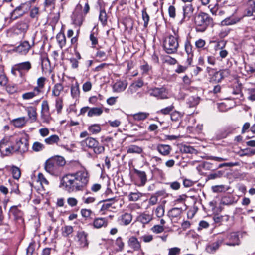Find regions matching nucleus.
I'll use <instances>...</instances> for the list:
<instances>
[{
	"mask_svg": "<svg viewBox=\"0 0 255 255\" xmlns=\"http://www.w3.org/2000/svg\"><path fill=\"white\" fill-rule=\"evenodd\" d=\"M90 175L85 168L63 176L60 180V187L68 193L83 191L89 181Z\"/></svg>",
	"mask_w": 255,
	"mask_h": 255,
	"instance_id": "f257e3e1",
	"label": "nucleus"
},
{
	"mask_svg": "<svg viewBox=\"0 0 255 255\" xmlns=\"http://www.w3.org/2000/svg\"><path fill=\"white\" fill-rule=\"evenodd\" d=\"M65 164L66 161L63 157L56 156L46 161L45 169L51 175L58 176L62 172L63 167Z\"/></svg>",
	"mask_w": 255,
	"mask_h": 255,
	"instance_id": "f03ea898",
	"label": "nucleus"
},
{
	"mask_svg": "<svg viewBox=\"0 0 255 255\" xmlns=\"http://www.w3.org/2000/svg\"><path fill=\"white\" fill-rule=\"evenodd\" d=\"M194 22L196 30L197 32H203L212 23L213 20L208 14L200 12L195 17Z\"/></svg>",
	"mask_w": 255,
	"mask_h": 255,
	"instance_id": "7ed1b4c3",
	"label": "nucleus"
},
{
	"mask_svg": "<svg viewBox=\"0 0 255 255\" xmlns=\"http://www.w3.org/2000/svg\"><path fill=\"white\" fill-rule=\"evenodd\" d=\"M174 35H169L164 41L163 47L168 54H173L177 52L179 47L178 31L173 30Z\"/></svg>",
	"mask_w": 255,
	"mask_h": 255,
	"instance_id": "20e7f679",
	"label": "nucleus"
},
{
	"mask_svg": "<svg viewBox=\"0 0 255 255\" xmlns=\"http://www.w3.org/2000/svg\"><path fill=\"white\" fill-rule=\"evenodd\" d=\"M81 145L84 147L92 149L95 154H99L104 152L105 148L100 145L99 142L92 137H87L80 142Z\"/></svg>",
	"mask_w": 255,
	"mask_h": 255,
	"instance_id": "39448f33",
	"label": "nucleus"
},
{
	"mask_svg": "<svg viewBox=\"0 0 255 255\" xmlns=\"http://www.w3.org/2000/svg\"><path fill=\"white\" fill-rule=\"evenodd\" d=\"M148 92L151 96L155 97L158 99L168 98L167 90L163 87L160 88L155 87L150 89Z\"/></svg>",
	"mask_w": 255,
	"mask_h": 255,
	"instance_id": "423d86ee",
	"label": "nucleus"
},
{
	"mask_svg": "<svg viewBox=\"0 0 255 255\" xmlns=\"http://www.w3.org/2000/svg\"><path fill=\"white\" fill-rule=\"evenodd\" d=\"M226 237V236L224 235H220L216 242L207 246L206 251L210 254L215 252L225 240Z\"/></svg>",
	"mask_w": 255,
	"mask_h": 255,
	"instance_id": "0eeeda50",
	"label": "nucleus"
},
{
	"mask_svg": "<svg viewBox=\"0 0 255 255\" xmlns=\"http://www.w3.org/2000/svg\"><path fill=\"white\" fill-rule=\"evenodd\" d=\"M28 141L26 137L21 138L16 140L14 145L17 152L24 153L28 149Z\"/></svg>",
	"mask_w": 255,
	"mask_h": 255,
	"instance_id": "6e6552de",
	"label": "nucleus"
},
{
	"mask_svg": "<svg viewBox=\"0 0 255 255\" xmlns=\"http://www.w3.org/2000/svg\"><path fill=\"white\" fill-rule=\"evenodd\" d=\"M244 16L251 17V19L255 20V1L254 0H248L247 7L245 10Z\"/></svg>",
	"mask_w": 255,
	"mask_h": 255,
	"instance_id": "1a4fd4ad",
	"label": "nucleus"
},
{
	"mask_svg": "<svg viewBox=\"0 0 255 255\" xmlns=\"http://www.w3.org/2000/svg\"><path fill=\"white\" fill-rule=\"evenodd\" d=\"M41 116L44 122H48L51 118L49 106L46 100L42 103Z\"/></svg>",
	"mask_w": 255,
	"mask_h": 255,
	"instance_id": "9d476101",
	"label": "nucleus"
},
{
	"mask_svg": "<svg viewBox=\"0 0 255 255\" xmlns=\"http://www.w3.org/2000/svg\"><path fill=\"white\" fill-rule=\"evenodd\" d=\"M183 18L182 21H186L189 20L193 14L194 8L191 3L185 4L182 7Z\"/></svg>",
	"mask_w": 255,
	"mask_h": 255,
	"instance_id": "9b49d317",
	"label": "nucleus"
},
{
	"mask_svg": "<svg viewBox=\"0 0 255 255\" xmlns=\"http://www.w3.org/2000/svg\"><path fill=\"white\" fill-rule=\"evenodd\" d=\"M87 234L84 231L78 232L77 237V245L80 248L87 247L88 246V242L87 240Z\"/></svg>",
	"mask_w": 255,
	"mask_h": 255,
	"instance_id": "f8f14e48",
	"label": "nucleus"
},
{
	"mask_svg": "<svg viewBox=\"0 0 255 255\" xmlns=\"http://www.w3.org/2000/svg\"><path fill=\"white\" fill-rule=\"evenodd\" d=\"M28 28V26L26 22H19L14 26L13 33L14 34L23 37L26 33Z\"/></svg>",
	"mask_w": 255,
	"mask_h": 255,
	"instance_id": "ddd939ff",
	"label": "nucleus"
},
{
	"mask_svg": "<svg viewBox=\"0 0 255 255\" xmlns=\"http://www.w3.org/2000/svg\"><path fill=\"white\" fill-rule=\"evenodd\" d=\"M32 68L30 62L26 61L15 64V69L18 70L20 76L22 77L23 76V72H28Z\"/></svg>",
	"mask_w": 255,
	"mask_h": 255,
	"instance_id": "4468645a",
	"label": "nucleus"
},
{
	"mask_svg": "<svg viewBox=\"0 0 255 255\" xmlns=\"http://www.w3.org/2000/svg\"><path fill=\"white\" fill-rule=\"evenodd\" d=\"M133 171L138 179L137 182V185L138 186H144L147 181L146 173L144 171L139 170L135 168L133 169Z\"/></svg>",
	"mask_w": 255,
	"mask_h": 255,
	"instance_id": "2eb2a0df",
	"label": "nucleus"
},
{
	"mask_svg": "<svg viewBox=\"0 0 255 255\" xmlns=\"http://www.w3.org/2000/svg\"><path fill=\"white\" fill-rule=\"evenodd\" d=\"M229 74L230 71L227 69L216 72L212 77L211 81L217 83L220 82L224 77H227Z\"/></svg>",
	"mask_w": 255,
	"mask_h": 255,
	"instance_id": "dca6fc26",
	"label": "nucleus"
},
{
	"mask_svg": "<svg viewBox=\"0 0 255 255\" xmlns=\"http://www.w3.org/2000/svg\"><path fill=\"white\" fill-rule=\"evenodd\" d=\"M25 6V4H22L16 7L11 13L10 18L12 20H15L22 16L26 12V9H24Z\"/></svg>",
	"mask_w": 255,
	"mask_h": 255,
	"instance_id": "f3484780",
	"label": "nucleus"
},
{
	"mask_svg": "<svg viewBox=\"0 0 255 255\" xmlns=\"http://www.w3.org/2000/svg\"><path fill=\"white\" fill-rule=\"evenodd\" d=\"M128 86L127 81H117L112 86L113 91L114 92L120 93L124 91Z\"/></svg>",
	"mask_w": 255,
	"mask_h": 255,
	"instance_id": "a211bd4d",
	"label": "nucleus"
},
{
	"mask_svg": "<svg viewBox=\"0 0 255 255\" xmlns=\"http://www.w3.org/2000/svg\"><path fill=\"white\" fill-rule=\"evenodd\" d=\"M31 47L29 42L24 41L16 47L15 51L22 55H26L29 52Z\"/></svg>",
	"mask_w": 255,
	"mask_h": 255,
	"instance_id": "6ab92c4d",
	"label": "nucleus"
},
{
	"mask_svg": "<svg viewBox=\"0 0 255 255\" xmlns=\"http://www.w3.org/2000/svg\"><path fill=\"white\" fill-rule=\"evenodd\" d=\"M182 212V209L181 208H173L170 209L167 214V215L171 220H178Z\"/></svg>",
	"mask_w": 255,
	"mask_h": 255,
	"instance_id": "aec40b11",
	"label": "nucleus"
},
{
	"mask_svg": "<svg viewBox=\"0 0 255 255\" xmlns=\"http://www.w3.org/2000/svg\"><path fill=\"white\" fill-rule=\"evenodd\" d=\"M132 220V216L130 213H125L118 218V222L122 225H129Z\"/></svg>",
	"mask_w": 255,
	"mask_h": 255,
	"instance_id": "412c9836",
	"label": "nucleus"
},
{
	"mask_svg": "<svg viewBox=\"0 0 255 255\" xmlns=\"http://www.w3.org/2000/svg\"><path fill=\"white\" fill-rule=\"evenodd\" d=\"M152 219V214L147 212L142 213L137 217V221L143 224H148Z\"/></svg>",
	"mask_w": 255,
	"mask_h": 255,
	"instance_id": "4be33fe9",
	"label": "nucleus"
},
{
	"mask_svg": "<svg viewBox=\"0 0 255 255\" xmlns=\"http://www.w3.org/2000/svg\"><path fill=\"white\" fill-rule=\"evenodd\" d=\"M117 201L118 200L116 199V197L107 199L103 201L104 203L103 204L101 208V211L108 210L110 207L113 209H115L116 207L113 205L115 204V202Z\"/></svg>",
	"mask_w": 255,
	"mask_h": 255,
	"instance_id": "5701e85b",
	"label": "nucleus"
},
{
	"mask_svg": "<svg viewBox=\"0 0 255 255\" xmlns=\"http://www.w3.org/2000/svg\"><path fill=\"white\" fill-rule=\"evenodd\" d=\"M156 149L160 154L164 156L169 155L172 150L170 145L163 144L157 145Z\"/></svg>",
	"mask_w": 255,
	"mask_h": 255,
	"instance_id": "b1692460",
	"label": "nucleus"
},
{
	"mask_svg": "<svg viewBox=\"0 0 255 255\" xmlns=\"http://www.w3.org/2000/svg\"><path fill=\"white\" fill-rule=\"evenodd\" d=\"M143 86V81L141 79L132 83L129 86L127 92L130 94H132L136 92L137 90Z\"/></svg>",
	"mask_w": 255,
	"mask_h": 255,
	"instance_id": "393cba45",
	"label": "nucleus"
},
{
	"mask_svg": "<svg viewBox=\"0 0 255 255\" xmlns=\"http://www.w3.org/2000/svg\"><path fill=\"white\" fill-rule=\"evenodd\" d=\"M108 225V220L105 218H96L93 222V226L96 229L106 227Z\"/></svg>",
	"mask_w": 255,
	"mask_h": 255,
	"instance_id": "a878e982",
	"label": "nucleus"
},
{
	"mask_svg": "<svg viewBox=\"0 0 255 255\" xmlns=\"http://www.w3.org/2000/svg\"><path fill=\"white\" fill-rule=\"evenodd\" d=\"M21 205L19 204L18 206H13L10 209V212L12 215L14 216L15 220H21L22 221H23V212L18 209V207H20Z\"/></svg>",
	"mask_w": 255,
	"mask_h": 255,
	"instance_id": "bb28decb",
	"label": "nucleus"
},
{
	"mask_svg": "<svg viewBox=\"0 0 255 255\" xmlns=\"http://www.w3.org/2000/svg\"><path fill=\"white\" fill-rule=\"evenodd\" d=\"M129 246L134 251H139L141 249V244L137 238L134 236L129 238L128 241Z\"/></svg>",
	"mask_w": 255,
	"mask_h": 255,
	"instance_id": "cd10ccee",
	"label": "nucleus"
},
{
	"mask_svg": "<svg viewBox=\"0 0 255 255\" xmlns=\"http://www.w3.org/2000/svg\"><path fill=\"white\" fill-rule=\"evenodd\" d=\"M229 242L226 243L228 246H235L240 244V241L238 234L236 233H231L229 237Z\"/></svg>",
	"mask_w": 255,
	"mask_h": 255,
	"instance_id": "c85d7f7f",
	"label": "nucleus"
},
{
	"mask_svg": "<svg viewBox=\"0 0 255 255\" xmlns=\"http://www.w3.org/2000/svg\"><path fill=\"white\" fill-rule=\"evenodd\" d=\"M27 122V119L25 117H21L13 119L11 123L16 128H22L24 126Z\"/></svg>",
	"mask_w": 255,
	"mask_h": 255,
	"instance_id": "c756f323",
	"label": "nucleus"
},
{
	"mask_svg": "<svg viewBox=\"0 0 255 255\" xmlns=\"http://www.w3.org/2000/svg\"><path fill=\"white\" fill-rule=\"evenodd\" d=\"M46 78L41 77L38 78L37 80V86L35 87L34 89L36 90L40 95L43 93V88L45 86Z\"/></svg>",
	"mask_w": 255,
	"mask_h": 255,
	"instance_id": "7c9ffc66",
	"label": "nucleus"
},
{
	"mask_svg": "<svg viewBox=\"0 0 255 255\" xmlns=\"http://www.w3.org/2000/svg\"><path fill=\"white\" fill-rule=\"evenodd\" d=\"M60 141V139L59 136L56 134L52 135L44 139L45 143L50 145L55 144L57 145L60 146L59 144Z\"/></svg>",
	"mask_w": 255,
	"mask_h": 255,
	"instance_id": "2f4dec72",
	"label": "nucleus"
},
{
	"mask_svg": "<svg viewBox=\"0 0 255 255\" xmlns=\"http://www.w3.org/2000/svg\"><path fill=\"white\" fill-rule=\"evenodd\" d=\"M103 112V109L100 107L90 108L88 112V117L98 116L101 115Z\"/></svg>",
	"mask_w": 255,
	"mask_h": 255,
	"instance_id": "473e14b6",
	"label": "nucleus"
},
{
	"mask_svg": "<svg viewBox=\"0 0 255 255\" xmlns=\"http://www.w3.org/2000/svg\"><path fill=\"white\" fill-rule=\"evenodd\" d=\"M184 46L186 52L188 55L187 60L189 63L190 64L192 60L191 57L193 56L192 46L190 41L188 40H186L185 41Z\"/></svg>",
	"mask_w": 255,
	"mask_h": 255,
	"instance_id": "72a5a7b5",
	"label": "nucleus"
},
{
	"mask_svg": "<svg viewBox=\"0 0 255 255\" xmlns=\"http://www.w3.org/2000/svg\"><path fill=\"white\" fill-rule=\"evenodd\" d=\"M29 118L32 120V122L36 121L37 119V112L35 108L30 106L26 109Z\"/></svg>",
	"mask_w": 255,
	"mask_h": 255,
	"instance_id": "f704fd0d",
	"label": "nucleus"
},
{
	"mask_svg": "<svg viewBox=\"0 0 255 255\" xmlns=\"http://www.w3.org/2000/svg\"><path fill=\"white\" fill-rule=\"evenodd\" d=\"M149 114L146 112H139L131 115L134 120L140 121H143L148 118Z\"/></svg>",
	"mask_w": 255,
	"mask_h": 255,
	"instance_id": "c9c22d12",
	"label": "nucleus"
},
{
	"mask_svg": "<svg viewBox=\"0 0 255 255\" xmlns=\"http://www.w3.org/2000/svg\"><path fill=\"white\" fill-rule=\"evenodd\" d=\"M72 19L73 22L75 25L80 26L82 24L83 17L81 14H77L76 12L75 11L73 13Z\"/></svg>",
	"mask_w": 255,
	"mask_h": 255,
	"instance_id": "e433bc0d",
	"label": "nucleus"
},
{
	"mask_svg": "<svg viewBox=\"0 0 255 255\" xmlns=\"http://www.w3.org/2000/svg\"><path fill=\"white\" fill-rule=\"evenodd\" d=\"M163 193L161 191H159L152 195L148 200V205L153 206L156 205L158 202V197L162 196Z\"/></svg>",
	"mask_w": 255,
	"mask_h": 255,
	"instance_id": "4c0bfd02",
	"label": "nucleus"
},
{
	"mask_svg": "<svg viewBox=\"0 0 255 255\" xmlns=\"http://www.w3.org/2000/svg\"><path fill=\"white\" fill-rule=\"evenodd\" d=\"M64 87L61 83L55 84L52 89V94L55 97H58L62 91H63Z\"/></svg>",
	"mask_w": 255,
	"mask_h": 255,
	"instance_id": "58836bf2",
	"label": "nucleus"
},
{
	"mask_svg": "<svg viewBox=\"0 0 255 255\" xmlns=\"http://www.w3.org/2000/svg\"><path fill=\"white\" fill-rule=\"evenodd\" d=\"M39 95L40 94L36 90L33 89L32 91L23 94L22 97L24 100H29Z\"/></svg>",
	"mask_w": 255,
	"mask_h": 255,
	"instance_id": "ea45409f",
	"label": "nucleus"
},
{
	"mask_svg": "<svg viewBox=\"0 0 255 255\" xmlns=\"http://www.w3.org/2000/svg\"><path fill=\"white\" fill-rule=\"evenodd\" d=\"M143 152V149L141 147L136 145H131L129 146L127 149L128 153H137L140 154Z\"/></svg>",
	"mask_w": 255,
	"mask_h": 255,
	"instance_id": "a19ab883",
	"label": "nucleus"
},
{
	"mask_svg": "<svg viewBox=\"0 0 255 255\" xmlns=\"http://www.w3.org/2000/svg\"><path fill=\"white\" fill-rule=\"evenodd\" d=\"M180 151L182 153H190V154H197V150L193 147L189 145H184L181 147Z\"/></svg>",
	"mask_w": 255,
	"mask_h": 255,
	"instance_id": "79ce46f5",
	"label": "nucleus"
},
{
	"mask_svg": "<svg viewBox=\"0 0 255 255\" xmlns=\"http://www.w3.org/2000/svg\"><path fill=\"white\" fill-rule=\"evenodd\" d=\"M80 94L79 85L77 83L72 85L71 87V95L73 98L77 99Z\"/></svg>",
	"mask_w": 255,
	"mask_h": 255,
	"instance_id": "37998d69",
	"label": "nucleus"
},
{
	"mask_svg": "<svg viewBox=\"0 0 255 255\" xmlns=\"http://www.w3.org/2000/svg\"><path fill=\"white\" fill-rule=\"evenodd\" d=\"M234 202V198L231 195H226L223 197L221 200V204L226 205L232 204Z\"/></svg>",
	"mask_w": 255,
	"mask_h": 255,
	"instance_id": "c03bdc74",
	"label": "nucleus"
},
{
	"mask_svg": "<svg viewBox=\"0 0 255 255\" xmlns=\"http://www.w3.org/2000/svg\"><path fill=\"white\" fill-rule=\"evenodd\" d=\"M142 196L143 194L142 193L137 191L135 192L130 193L128 196V198L130 201H136Z\"/></svg>",
	"mask_w": 255,
	"mask_h": 255,
	"instance_id": "a18cd8bd",
	"label": "nucleus"
},
{
	"mask_svg": "<svg viewBox=\"0 0 255 255\" xmlns=\"http://www.w3.org/2000/svg\"><path fill=\"white\" fill-rule=\"evenodd\" d=\"M11 171L13 176V177L15 179H18L21 176V171L20 169L12 165L11 167Z\"/></svg>",
	"mask_w": 255,
	"mask_h": 255,
	"instance_id": "49530a36",
	"label": "nucleus"
},
{
	"mask_svg": "<svg viewBox=\"0 0 255 255\" xmlns=\"http://www.w3.org/2000/svg\"><path fill=\"white\" fill-rule=\"evenodd\" d=\"M88 130L92 134H97L101 130V128L98 124H94L89 127Z\"/></svg>",
	"mask_w": 255,
	"mask_h": 255,
	"instance_id": "de8ad7c7",
	"label": "nucleus"
},
{
	"mask_svg": "<svg viewBox=\"0 0 255 255\" xmlns=\"http://www.w3.org/2000/svg\"><path fill=\"white\" fill-rule=\"evenodd\" d=\"M233 130L234 129L230 128H224L222 131L220 132V134L218 135L219 138H226L229 134L232 133Z\"/></svg>",
	"mask_w": 255,
	"mask_h": 255,
	"instance_id": "09e8293b",
	"label": "nucleus"
},
{
	"mask_svg": "<svg viewBox=\"0 0 255 255\" xmlns=\"http://www.w3.org/2000/svg\"><path fill=\"white\" fill-rule=\"evenodd\" d=\"M56 39L61 48L65 45L66 37L64 34L59 33L56 36Z\"/></svg>",
	"mask_w": 255,
	"mask_h": 255,
	"instance_id": "8fccbe9b",
	"label": "nucleus"
},
{
	"mask_svg": "<svg viewBox=\"0 0 255 255\" xmlns=\"http://www.w3.org/2000/svg\"><path fill=\"white\" fill-rule=\"evenodd\" d=\"M164 227L159 225H155L151 228L150 231L154 234H158L162 233L164 231Z\"/></svg>",
	"mask_w": 255,
	"mask_h": 255,
	"instance_id": "3c124183",
	"label": "nucleus"
},
{
	"mask_svg": "<svg viewBox=\"0 0 255 255\" xmlns=\"http://www.w3.org/2000/svg\"><path fill=\"white\" fill-rule=\"evenodd\" d=\"M55 108L58 114L61 112L63 109V99L62 98H57L55 100Z\"/></svg>",
	"mask_w": 255,
	"mask_h": 255,
	"instance_id": "603ef678",
	"label": "nucleus"
},
{
	"mask_svg": "<svg viewBox=\"0 0 255 255\" xmlns=\"http://www.w3.org/2000/svg\"><path fill=\"white\" fill-rule=\"evenodd\" d=\"M142 18L144 21V27L146 28L148 24V22L149 21V15L146 12V9L144 8L142 11Z\"/></svg>",
	"mask_w": 255,
	"mask_h": 255,
	"instance_id": "864d4df0",
	"label": "nucleus"
},
{
	"mask_svg": "<svg viewBox=\"0 0 255 255\" xmlns=\"http://www.w3.org/2000/svg\"><path fill=\"white\" fill-rule=\"evenodd\" d=\"M62 235L64 237H68L73 232V228L71 226H65L62 229Z\"/></svg>",
	"mask_w": 255,
	"mask_h": 255,
	"instance_id": "5fc2aeb1",
	"label": "nucleus"
},
{
	"mask_svg": "<svg viewBox=\"0 0 255 255\" xmlns=\"http://www.w3.org/2000/svg\"><path fill=\"white\" fill-rule=\"evenodd\" d=\"M165 212L164 206L161 205H159L155 210V214L156 216L160 218L164 216Z\"/></svg>",
	"mask_w": 255,
	"mask_h": 255,
	"instance_id": "6e6d98bb",
	"label": "nucleus"
},
{
	"mask_svg": "<svg viewBox=\"0 0 255 255\" xmlns=\"http://www.w3.org/2000/svg\"><path fill=\"white\" fill-rule=\"evenodd\" d=\"M99 19L104 26L106 25L107 22V14L105 10H101L99 16Z\"/></svg>",
	"mask_w": 255,
	"mask_h": 255,
	"instance_id": "4d7b16f0",
	"label": "nucleus"
},
{
	"mask_svg": "<svg viewBox=\"0 0 255 255\" xmlns=\"http://www.w3.org/2000/svg\"><path fill=\"white\" fill-rule=\"evenodd\" d=\"M45 148L44 145L38 141L35 142L32 145V149L35 152H39L43 150Z\"/></svg>",
	"mask_w": 255,
	"mask_h": 255,
	"instance_id": "13d9d810",
	"label": "nucleus"
},
{
	"mask_svg": "<svg viewBox=\"0 0 255 255\" xmlns=\"http://www.w3.org/2000/svg\"><path fill=\"white\" fill-rule=\"evenodd\" d=\"M174 108V107L173 105L167 107L165 108L162 109L159 111H158L157 113L158 114H161L163 115H168L169 114Z\"/></svg>",
	"mask_w": 255,
	"mask_h": 255,
	"instance_id": "bf43d9fd",
	"label": "nucleus"
},
{
	"mask_svg": "<svg viewBox=\"0 0 255 255\" xmlns=\"http://www.w3.org/2000/svg\"><path fill=\"white\" fill-rule=\"evenodd\" d=\"M38 181L40 182L42 186L44 185L47 186L49 184L48 180L41 173H39L38 175Z\"/></svg>",
	"mask_w": 255,
	"mask_h": 255,
	"instance_id": "052dcab7",
	"label": "nucleus"
},
{
	"mask_svg": "<svg viewBox=\"0 0 255 255\" xmlns=\"http://www.w3.org/2000/svg\"><path fill=\"white\" fill-rule=\"evenodd\" d=\"M188 102L190 104V107H194L197 105L199 102V98L198 97H190L189 98Z\"/></svg>",
	"mask_w": 255,
	"mask_h": 255,
	"instance_id": "680f3d73",
	"label": "nucleus"
},
{
	"mask_svg": "<svg viewBox=\"0 0 255 255\" xmlns=\"http://www.w3.org/2000/svg\"><path fill=\"white\" fill-rule=\"evenodd\" d=\"M56 0H45L44 5L45 7L54 9Z\"/></svg>",
	"mask_w": 255,
	"mask_h": 255,
	"instance_id": "e2e57ef3",
	"label": "nucleus"
},
{
	"mask_svg": "<svg viewBox=\"0 0 255 255\" xmlns=\"http://www.w3.org/2000/svg\"><path fill=\"white\" fill-rule=\"evenodd\" d=\"M9 144V140L7 138H4L0 142V152L3 153V149H5V147Z\"/></svg>",
	"mask_w": 255,
	"mask_h": 255,
	"instance_id": "0e129e2a",
	"label": "nucleus"
},
{
	"mask_svg": "<svg viewBox=\"0 0 255 255\" xmlns=\"http://www.w3.org/2000/svg\"><path fill=\"white\" fill-rule=\"evenodd\" d=\"M168 255H179L180 254L181 249L178 247H174L168 249Z\"/></svg>",
	"mask_w": 255,
	"mask_h": 255,
	"instance_id": "69168bd1",
	"label": "nucleus"
},
{
	"mask_svg": "<svg viewBox=\"0 0 255 255\" xmlns=\"http://www.w3.org/2000/svg\"><path fill=\"white\" fill-rule=\"evenodd\" d=\"M223 175V172L221 171H218L216 172L210 174L208 178L209 179L212 180L216 178H220Z\"/></svg>",
	"mask_w": 255,
	"mask_h": 255,
	"instance_id": "338daca9",
	"label": "nucleus"
},
{
	"mask_svg": "<svg viewBox=\"0 0 255 255\" xmlns=\"http://www.w3.org/2000/svg\"><path fill=\"white\" fill-rule=\"evenodd\" d=\"M236 23L235 19L231 18H227L223 20L221 24L222 25H230L234 24Z\"/></svg>",
	"mask_w": 255,
	"mask_h": 255,
	"instance_id": "774afa93",
	"label": "nucleus"
}]
</instances>
